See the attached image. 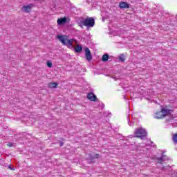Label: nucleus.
Masks as SVG:
<instances>
[{"instance_id":"obj_9","label":"nucleus","mask_w":177,"mask_h":177,"mask_svg":"<svg viewBox=\"0 0 177 177\" xmlns=\"http://www.w3.org/2000/svg\"><path fill=\"white\" fill-rule=\"evenodd\" d=\"M57 23L59 26H62V24H66V23H67V18L66 17L64 18H59L57 19Z\"/></svg>"},{"instance_id":"obj_13","label":"nucleus","mask_w":177,"mask_h":177,"mask_svg":"<svg viewBox=\"0 0 177 177\" xmlns=\"http://www.w3.org/2000/svg\"><path fill=\"white\" fill-rule=\"evenodd\" d=\"M75 52L76 53H80V52L82 51V46H80V44L76 45V46L74 48Z\"/></svg>"},{"instance_id":"obj_7","label":"nucleus","mask_w":177,"mask_h":177,"mask_svg":"<svg viewBox=\"0 0 177 177\" xmlns=\"http://www.w3.org/2000/svg\"><path fill=\"white\" fill-rule=\"evenodd\" d=\"M120 9H129V4L125 1H122L119 3Z\"/></svg>"},{"instance_id":"obj_11","label":"nucleus","mask_w":177,"mask_h":177,"mask_svg":"<svg viewBox=\"0 0 177 177\" xmlns=\"http://www.w3.org/2000/svg\"><path fill=\"white\" fill-rule=\"evenodd\" d=\"M59 84L56 82H50L48 84V87L50 88V89H53L55 88H57V86Z\"/></svg>"},{"instance_id":"obj_4","label":"nucleus","mask_w":177,"mask_h":177,"mask_svg":"<svg viewBox=\"0 0 177 177\" xmlns=\"http://www.w3.org/2000/svg\"><path fill=\"white\" fill-rule=\"evenodd\" d=\"M160 111H162V114L163 115V118H165V117H168V115H171V113H172V110L165 108V107H162L160 109Z\"/></svg>"},{"instance_id":"obj_16","label":"nucleus","mask_w":177,"mask_h":177,"mask_svg":"<svg viewBox=\"0 0 177 177\" xmlns=\"http://www.w3.org/2000/svg\"><path fill=\"white\" fill-rule=\"evenodd\" d=\"M172 140L175 145L177 143V133L173 134Z\"/></svg>"},{"instance_id":"obj_5","label":"nucleus","mask_w":177,"mask_h":177,"mask_svg":"<svg viewBox=\"0 0 177 177\" xmlns=\"http://www.w3.org/2000/svg\"><path fill=\"white\" fill-rule=\"evenodd\" d=\"M85 58L88 60V62H91L92 60V53H91V50L88 47H86L85 49Z\"/></svg>"},{"instance_id":"obj_1","label":"nucleus","mask_w":177,"mask_h":177,"mask_svg":"<svg viewBox=\"0 0 177 177\" xmlns=\"http://www.w3.org/2000/svg\"><path fill=\"white\" fill-rule=\"evenodd\" d=\"M57 38L59 39L62 45L67 46V48H69L70 49L73 48V44H74V41L77 42L74 39H68V36L67 35H58Z\"/></svg>"},{"instance_id":"obj_6","label":"nucleus","mask_w":177,"mask_h":177,"mask_svg":"<svg viewBox=\"0 0 177 177\" xmlns=\"http://www.w3.org/2000/svg\"><path fill=\"white\" fill-rule=\"evenodd\" d=\"M87 99H88V100H91V102H96V99H97V97L93 93H89L87 95Z\"/></svg>"},{"instance_id":"obj_2","label":"nucleus","mask_w":177,"mask_h":177,"mask_svg":"<svg viewBox=\"0 0 177 177\" xmlns=\"http://www.w3.org/2000/svg\"><path fill=\"white\" fill-rule=\"evenodd\" d=\"M80 27L84 26L85 27H93L95 26V19L88 17L79 23Z\"/></svg>"},{"instance_id":"obj_10","label":"nucleus","mask_w":177,"mask_h":177,"mask_svg":"<svg viewBox=\"0 0 177 177\" xmlns=\"http://www.w3.org/2000/svg\"><path fill=\"white\" fill-rule=\"evenodd\" d=\"M32 4L24 6V11L26 13H30V12H31V9H32Z\"/></svg>"},{"instance_id":"obj_15","label":"nucleus","mask_w":177,"mask_h":177,"mask_svg":"<svg viewBox=\"0 0 177 177\" xmlns=\"http://www.w3.org/2000/svg\"><path fill=\"white\" fill-rule=\"evenodd\" d=\"M165 156H162L161 158H158L157 160H158V162L159 164H162V162H164L165 161V160H164V158Z\"/></svg>"},{"instance_id":"obj_14","label":"nucleus","mask_w":177,"mask_h":177,"mask_svg":"<svg viewBox=\"0 0 177 177\" xmlns=\"http://www.w3.org/2000/svg\"><path fill=\"white\" fill-rule=\"evenodd\" d=\"M102 62H107V60H109V54L103 55L102 57Z\"/></svg>"},{"instance_id":"obj_20","label":"nucleus","mask_w":177,"mask_h":177,"mask_svg":"<svg viewBox=\"0 0 177 177\" xmlns=\"http://www.w3.org/2000/svg\"><path fill=\"white\" fill-rule=\"evenodd\" d=\"M8 168H9L10 169H11V171H13V169L12 168V167L8 166Z\"/></svg>"},{"instance_id":"obj_21","label":"nucleus","mask_w":177,"mask_h":177,"mask_svg":"<svg viewBox=\"0 0 177 177\" xmlns=\"http://www.w3.org/2000/svg\"><path fill=\"white\" fill-rule=\"evenodd\" d=\"M60 146H63V143H61Z\"/></svg>"},{"instance_id":"obj_18","label":"nucleus","mask_w":177,"mask_h":177,"mask_svg":"<svg viewBox=\"0 0 177 177\" xmlns=\"http://www.w3.org/2000/svg\"><path fill=\"white\" fill-rule=\"evenodd\" d=\"M47 66L50 68H51V67H52V66H53V64H52V62H47Z\"/></svg>"},{"instance_id":"obj_19","label":"nucleus","mask_w":177,"mask_h":177,"mask_svg":"<svg viewBox=\"0 0 177 177\" xmlns=\"http://www.w3.org/2000/svg\"><path fill=\"white\" fill-rule=\"evenodd\" d=\"M7 146H8L9 147H12V146H13V144L12 142H9L8 144H7Z\"/></svg>"},{"instance_id":"obj_17","label":"nucleus","mask_w":177,"mask_h":177,"mask_svg":"<svg viewBox=\"0 0 177 177\" xmlns=\"http://www.w3.org/2000/svg\"><path fill=\"white\" fill-rule=\"evenodd\" d=\"M119 60H120V62H125V55L121 54V55L119 56Z\"/></svg>"},{"instance_id":"obj_12","label":"nucleus","mask_w":177,"mask_h":177,"mask_svg":"<svg viewBox=\"0 0 177 177\" xmlns=\"http://www.w3.org/2000/svg\"><path fill=\"white\" fill-rule=\"evenodd\" d=\"M100 157V155L99 153L95 154V156H92V154L89 155V160L91 161V162H95V158H99Z\"/></svg>"},{"instance_id":"obj_8","label":"nucleus","mask_w":177,"mask_h":177,"mask_svg":"<svg viewBox=\"0 0 177 177\" xmlns=\"http://www.w3.org/2000/svg\"><path fill=\"white\" fill-rule=\"evenodd\" d=\"M155 118H156V120H162V118H164L161 109L155 113Z\"/></svg>"},{"instance_id":"obj_3","label":"nucleus","mask_w":177,"mask_h":177,"mask_svg":"<svg viewBox=\"0 0 177 177\" xmlns=\"http://www.w3.org/2000/svg\"><path fill=\"white\" fill-rule=\"evenodd\" d=\"M134 135L136 138H138L139 139H143L145 136H147V132H146V129L140 127L137 128L134 131Z\"/></svg>"}]
</instances>
